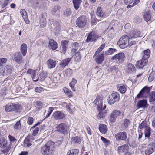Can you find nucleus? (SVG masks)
I'll return each instance as SVG.
<instances>
[{"mask_svg": "<svg viewBox=\"0 0 155 155\" xmlns=\"http://www.w3.org/2000/svg\"><path fill=\"white\" fill-rule=\"evenodd\" d=\"M155 150V143H152L147 145L144 151L145 154L146 155H150L154 152Z\"/></svg>", "mask_w": 155, "mask_h": 155, "instance_id": "obj_12", "label": "nucleus"}, {"mask_svg": "<svg viewBox=\"0 0 155 155\" xmlns=\"http://www.w3.org/2000/svg\"><path fill=\"white\" fill-rule=\"evenodd\" d=\"M155 78V73H151L148 78V80L150 81H152Z\"/></svg>", "mask_w": 155, "mask_h": 155, "instance_id": "obj_52", "label": "nucleus"}, {"mask_svg": "<svg viewBox=\"0 0 155 155\" xmlns=\"http://www.w3.org/2000/svg\"><path fill=\"white\" fill-rule=\"evenodd\" d=\"M56 131L61 134H65L69 130L68 126L65 123H62L59 124L56 127Z\"/></svg>", "mask_w": 155, "mask_h": 155, "instance_id": "obj_5", "label": "nucleus"}, {"mask_svg": "<svg viewBox=\"0 0 155 155\" xmlns=\"http://www.w3.org/2000/svg\"><path fill=\"white\" fill-rule=\"evenodd\" d=\"M79 46V43L75 42L73 44V47L74 49L75 50H77L78 48V47Z\"/></svg>", "mask_w": 155, "mask_h": 155, "instance_id": "obj_59", "label": "nucleus"}, {"mask_svg": "<svg viewBox=\"0 0 155 155\" xmlns=\"http://www.w3.org/2000/svg\"><path fill=\"white\" fill-rule=\"evenodd\" d=\"M12 69V66L10 65H7L5 67L3 71L1 72V73L3 76L8 75L11 73Z\"/></svg>", "mask_w": 155, "mask_h": 155, "instance_id": "obj_16", "label": "nucleus"}, {"mask_svg": "<svg viewBox=\"0 0 155 155\" xmlns=\"http://www.w3.org/2000/svg\"><path fill=\"white\" fill-rule=\"evenodd\" d=\"M140 35V32L137 30H135L130 31L127 36L130 40L136 38L137 37H139Z\"/></svg>", "mask_w": 155, "mask_h": 155, "instance_id": "obj_15", "label": "nucleus"}, {"mask_svg": "<svg viewBox=\"0 0 155 155\" xmlns=\"http://www.w3.org/2000/svg\"><path fill=\"white\" fill-rule=\"evenodd\" d=\"M149 101L150 102H153L155 101V91H153L149 94Z\"/></svg>", "mask_w": 155, "mask_h": 155, "instance_id": "obj_43", "label": "nucleus"}, {"mask_svg": "<svg viewBox=\"0 0 155 155\" xmlns=\"http://www.w3.org/2000/svg\"><path fill=\"white\" fill-rule=\"evenodd\" d=\"M108 37L111 38H113L114 36L115 33H114V28L112 27L109 30L108 32Z\"/></svg>", "mask_w": 155, "mask_h": 155, "instance_id": "obj_42", "label": "nucleus"}, {"mask_svg": "<svg viewBox=\"0 0 155 155\" xmlns=\"http://www.w3.org/2000/svg\"><path fill=\"white\" fill-rule=\"evenodd\" d=\"M82 2L81 0H73V3L75 9L78 10Z\"/></svg>", "mask_w": 155, "mask_h": 155, "instance_id": "obj_35", "label": "nucleus"}, {"mask_svg": "<svg viewBox=\"0 0 155 155\" xmlns=\"http://www.w3.org/2000/svg\"><path fill=\"white\" fill-rule=\"evenodd\" d=\"M27 49V46L26 44L25 43L22 44L21 46V51L23 56H25Z\"/></svg>", "mask_w": 155, "mask_h": 155, "instance_id": "obj_33", "label": "nucleus"}, {"mask_svg": "<svg viewBox=\"0 0 155 155\" xmlns=\"http://www.w3.org/2000/svg\"><path fill=\"white\" fill-rule=\"evenodd\" d=\"M63 91L65 94L68 96L71 97L72 96V93L71 91L67 88H64Z\"/></svg>", "mask_w": 155, "mask_h": 155, "instance_id": "obj_46", "label": "nucleus"}, {"mask_svg": "<svg viewBox=\"0 0 155 155\" xmlns=\"http://www.w3.org/2000/svg\"><path fill=\"white\" fill-rule=\"evenodd\" d=\"M71 142L72 143L74 144H78L81 143V139L80 137L76 136L72 137L71 139Z\"/></svg>", "mask_w": 155, "mask_h": 155, "instance_id": "obj_38", "label": "nucleus"}, {"mask_svg": "<svg viewBox=\"0 0 155 155\" xmlns=\"http://www.w3.org/2000/svg\"><path fill=\"white\" fill-rule=\"evenodd\" d=\"M130 124V121L128 119L124 120L122 121L120 125V129L122 130H125L128 127Z\"/></svg>", "mask_w": 155, "mask_h": 155, "instance_id": "obj_20", "label": "nucleus"}, {"mask_svg": "<svg viewBox=\"0 0 155 155\" xmlns=\"http://www.w3.org/2000/svg\"><path fill=\"white\" fill-rule=\"evenodd\" d=\"M64 104H66V107L67 108V109H68L69 111L71 112H72L73 111V109L74 108L70 104V103H68L67 104L66 103L64 102Z\"/></svg>", "mask_w": 155, "mask_h": 155, "instance_id": "obj_45", "label": "nucleus"}, {"mask_svg": "<svg viewBox=\"0 0 155 155\" xmlns=\"http://www.w3.org/2000/svg\"><path fill=\"white\" fill-rule=\"evenodd\" d=\"M65 73L66 75L68 77H70L72 73V70L68 68L65 71Z\"/></svg>", "mask_w": 155, "mask_h": 155, "instance_id": "obj_54", "label": "nucleus"}, {"mask_svg": "<svg viewBox=\"0 0 155 155\" xmlns=\"http://www.w3.org/2000/svg\"><path fill=\"white\" fill-rule=\"evenodd\" d=\"M54 143L52 141L48 142L42 147L41 152L43 155H52L53 153Z\"/></svg>", "mask_w": 155, "mask_h": 155, "instance_id": "obj_1", "label": "nucleus"}, {"mask_svg": "<svg viewBox=\"0 0 155 155\" xmlns=\"http://www.w3.org/2000/svg\"><path fill=\"white\" fill-rule=\"evenodd\" d=\"M127 71L129 73L134 72L136 71V68L134 65L131 63H129L127 66Z\"/></svg>", "mask_w": 155, "mask_h": 155, "instance_id": "obj_30", "label": "nucleus"}, {"mask_svg": "<svg viewBox=\"0 0 155 155\" xmlns=\"http://www.w3.org/2000/svg\"><path fill=\"white\" fill-rule=\"evenodd\" d=\"M147 62V60L142 58V59L138 61L136 67L138 68H142L146 65Z\"/></svg>", "mask_w": 155, "mask_h": 155, "instance_id": "obj_24", "label": "nucleus"}, {"mask_svg": "<svg viewBox=\"0 0 155 155\" xmlns=\"http://www.w3.org/2000/svg\"><path fill=\"white\" fill-rule=\"evenodd\" d=\"M98 36L97 34L94 32H90L88 35L85 41L86 42L96 41L98 38Z\"/></svg>", "mask_w": 155, "mask_h": 155, "instance_id": "obj_11", "label": "nucleus"}, {"mask_svg": "<svg viewBox=\"0 0 155 155\" xmlns=\"http://www.w3.org/2000/svg\"><path fill=\"white\" fill-rule=\"evenodd\" d=\"M119 90L121 93H124L125 92L127 89L125 86L122 85L119 87Z\"/></svg>", "mask_w": 155, "mask_h": 155, "instance_id": "obj_49", "label": "nucleus"}, {"mask_svg": "<svg viewBox=\"0 0 155 155\" xmlns=\"http://www.w3.org/2000/svg\"><path fill=\"white\" fill-rule=\"evenodd\" d=\"M43 107V104L42 102L39 101L37 102V108L39 109H41Z\"/></svg>", "mask_w": 155, "mask_h": 155, "instance_id": "obj_55", "label": "nucleus"}, {"mask_svg": "<svg viewBox=\"0 0 155 155\" xmlns=\"http://www.w3.org/2000/svg\"><path fill=\"white\" fill-rule=\"evenodd\" d=\"M59 9V7L57 6H55L52 8L51 12L53 15H56V12L58 11Z\"/></svg>", "mask_w": 155, "mask_h": 155, "instance_id": "obj_51", "label": "nucleus"}, {"mask_svg": "<svg viewBox=\"0 0 155 155\" xmlns=\"http://www.w3.org/2000/svg\"><path fill=\"white\" fill-rule=\"evenodd\" d=\"M127 133L125 132H121L117 133L115 137L117 140H125L127 137Z\"/></svg>", "mask_w": 155, "mask_h": 155, "instance_id": "obj_10", "label": "nucleus"}, {"mask_svg": "<svg viewBox=\"0 0 155 155\" xmlns=\"http://www.w3.org/2000/svg\"><path fill=\"white\" fill-rule=\"evenodd\" d=\"M129 39L127 35H123L117 42V44L120 48H125L129 46Z\"/></svg>", "mask_w": 155, "mask_h": 155, "instance_id": "obj_4", "label": "nucleus"}, {"mask_svg": "<svg viewBox=\"0 0 155 155\" xmlns=\"http://www.w3.org/2000/svg\"><path fill=\"white\" fill-rule=\"evenodd\" d=\"M32 2H33V5L35 7L38 6L39 4V2L37 0H32Z\"/></svg>", "mask_w": 155, "mask_h": 155, "instance_id": "obj_64", "label": "nucleus"}, {"mask_svg": "<svg viewBox=\"0 0 155 155\" xmlns=\"http://www.w3.org/2000/svg\"><path fill=\"white\" fill-rule=\"evenodd\" d=\"M101 139L106 145H109L110 144V142L109 140H107L106 139L103 137H101Z\"/></svg>", "mask_w": 155, "mask_h": 155, "instance_id": "obj_53", "label": "nucleus"}, {"mask_svg": "<svg viewBox=\"0 0 155 155\" xmlns=\"http://www.w3.org/2000/svg\"><path fill=\"white\" fill-rule=\"evenodd\" d=\"M143 18L145 21L147 22H150L151 19V15L150 11L146 12L144 13Z\"/></svg>", "mask_w": 155, "mask_h": 155, "instance_id": "obj_32", "label": "nucleus"}, {"mask_svg": "<svg viewBox=\"0 0 155 155\" xmlns=\"http://www.w3.org/2000/svg\"><path fill=\"white\" fill-rule=\"evenodd\" d=\"M125 55L124 53L121 52L113 56L112 58L113 60H115L119 63H122L125 59Z\"/></svg>", "mask_w": 155, "mask_h": 155, "instance_id": "obj_13", "label": "nucleus"}, {"mask_svg": "<svg viewBox=\"0 0 155 155\" xmlns=\"http://www.w3.org/2000/svg\"><path fill=\"white\" fill-rule=\"evenodd\" d=\"M63 15L64 17H68L71 15L72 11L70 8H66L62 12Z\"/></svg>", "mask_w": 155, "mask_h": 155, "instance_id": "obj_28", "label": "nucleus"}, {"mask_svg": "<svg viewBox=\"0 0 155 155\" xmlns=\"http://www.w3.org/2000/svg\"><path fill=\"white\" fill-rule=\"evenodd\" d=\"M75 84L71 82L69 83L70 86L71 87V88L72 91H75V90L74 89Z\"/></svg>", "mask_w": 155, "mask_h": 155, "instance_id": "obj_62", "label": "nucleus"}, {"mask_svg": "<svg viewBox=\"0 0 155 155\" xmlns=\"http://www.w3.org/2000/svg\"><path fill=\"white\" fill-rule=\"evenodd\" d=\"M33 121V118L30 117H29L28 120V123L29 125H31L32 124Z\"/></svg>", "mask_w": 155, "mask_h": 155, "instance_id": "obj_63", "label": "nucleus"}, {"mask_svg": "<svg viewBox=\"0 0 155 155\" xmlns=\"http://www.w3.org/2000/svg\"><path fill=\"white\" fill-rule=\"evenodd\" d=\"M22 59V56L20 52L16 53L14 56V60L17 63L21 62Z\"/></svg>", "mask_w": 155, "mask_h": 155, "instance_id": "obj_31", "label": "nucleus"}, {"mask_svg": "<svg viewBox=\"0 0 155 155\" xmlns=\"http://www.w3.org/2000/svg\"><path fill=\"white\" fill-rule=\"evenodd\" d=\"M71 58H67L64 59L60 63V68L61 70L63 69L65 67L68 65V64Z\"/></svg>", "mask_w": 155, "mask_h": 155, "instance_id": "obj_21", "label": "nucleus"}, {"mask_svg": "<svg viewBox=\"0 0 155 155\" xmlns=\"http://www.w3.org/2000/svg\"><path fill=\"white\" fill-rule=\"evenodd\" d=\"M102 99L101 97L99 95H97L93 102L94 104L97 105V108L99 112L97 117L99 119L103 118L105 115V113H104L102 111Z\"/></svg>", "mask_w": 155, "mask_h": 155, "instance_id": "obj_2", "label": "nucleus"}, {"mask_svg": "<svg viewBox=\"0 0 155 155\" xmlns=\"http://www.w3.org/2000/svg\"><path fill=\"white\" fill-rule=\"evenodd\" d=\"M150 50L147 49V50H144L143 52L142 53V55L143 56V58L147 60L150 57Z\"/></svg>", "mask_w": 155, "mask_h": 155, "instance_id": "obj_36", "label": "nucleus"}, {"mask_svg": "<svg viewBox=\"0 0 155 155\" xmlns=\"http://www.w3.org/2000/svg\"><path fill=\"white\" fill-rule=\"evenodd\" d=\"M148 126L147 125V124L145 122L143 121L142 122L139 124V128L140 129H145L146 128V127H147Z\"/></svg>", "mask_w": 155, "mask_h": 155, "instance_id": "obj_48", "label": "nucleus"}, {"mask_svg": "<svg viewBox=\"0 0 155 155\" xmlns=\"http://www.w3.org/2000/svg\"><path fill=\"white\" fill-rule=\"evenodd\" d=\"M104 56L103 54H100L97 55L96 57V62L99 64H101L103 61Z\"/></svg>", "mask_w": 155, "mask_h": 155, "instance_id": "obj_37", "label": "nucleus"}, {"mask_svg": "<svg viewBox=\"0 0 155 155\" xmlns=\"http://www.w3.org/2000/svg\"><path fill=\"white\" fill-rule=\"evenodd\" d=\"M5 110L7 112L13 111L18 112L19 111V107L18 104H15L12 103L8 104L5 107Z\"/></svg>", "mask_w": 155, "mask_h": 155, "instance_id": "obj_7", "label": "nucleus"}, {"mask_svg": "<svg viewBox=\"0 0 155 155\" xmlns=\"http://www.w3.org/2000/svg\"><path fill=\"white\" fill-rule=\"evenodd\" d=\"M145 137H149L151 134V130L150 127H147L144 129Z\"/></svg>", "mask_w": 155, "mask_h": 155, "instance_id": "obj_40", "label": "nucleus"}, {"mask_svg": "<svg viewBox=\"0 0 155 155\" xmlns=\"http://www.w3.org/2000/svg\"><path fill=\"white\" fill-rule=\"evenodd\" d=\"M48 46L53 50H56L58 47L57 42L53 39H50L49 42Z\"/></svg>", "mask_w": 155, "mask_h": 155, "instance_id": "obj_19", "label": "nucleus"}, {"mask_svg": "<svg viewBox=\"0 0 155 155\" xmlns=\"http://www.w3.org/2000/svg\"><path fill=\"white\" fill-rule=\"evenodd\" d=\"M53 117L56 120L62 119L65 117V114L60 111H55L52 115Z\"/></svg>", "mask_w": 155, "mask_h": 155, "instance_id": "obj_14", "label": "nucleus"}, {"mask_svg": "<svg viewBox=\"0 0 155 155\" xmlns=\"http://www.w3.org/2000/svg\"><path fill=\"white\" fill-rule=\"evenodd\" d=\"M152 87L145 86L140 91L137 96V98H143L147 97L149 95Z\"/></svg>", "mask_w": 155, "mask_h": 155, "instance_id": "obj_3", "label": "nucleus"}, {"mask_svg": "<svg viewBox=\"0 0 155 155\" xmlns=\"http://www.w3.org/2000/svg\"><path fill=\"white\" fill-rule=\"evenodd\" d=\"M99 129L100 132L104 134H105L107 131V126L103 124H101L99 125Z\"/></svg>", "mask_w": 155, "mask_h": 155, "instance_id": "obj_29", "label": "nucleus"}, {"mask_svg": "<svg viewBox=\"0 0 155 155\" xmlns=\"http://www.w3.org/2000/svg\"><path fill=\"white\" fill-rule=\"evenodd\" d=\"M147 105L146 100H140L137 103V107L138 108H145Z\"/></svg>", "mask_w": 155, "mask_h": 155, "instance_id": "obj_27", "label": "nucleus"}, {"mask_svg": "<svg viewBox=\"0 0 155 155\" xmlns=\"http://www.w3.org/2000/svg\"><path fill=\"white\" fill-rule=\"evenodd\" d=\"M129 147L126 144H124L118 147L117 150L118 152L121 153L126 152L128 151Z\"/></svg>", "mask_w": 155, "mask_h": 155, "instance_id": "obj_26", "label": "nucleus"}, {"mask_svg": "<svg viewBox=\"0 0 155 155\" xmlns=\"http://www.w3.org/2000/svg\"><path fill=\"white\" fill-rule=\"evenodd\" d=\"M34 138L32 135H28L25 138L24 140V143L25 145L28 147H30L31 145V143L34 140Z\"/></svg>", "mask_w": 155, "mask_h": 155, "instance_id": "obj_17", "label": "nucleus"}, {"mask_svg": "<svg viewBox=\"0 0 155 155\" xmlns=\"http://www.w3.org/2000/svg\"><path fill=\"white\" fill-rule=\"evenodd\" d=\"M39 130V129L38 127H36L33 130L32 135L35 136L36 134L38 133Z\"/></svg>", "mask_w": 155, "mask_h": 155, "instance_id": "obj_58", "label": "nucleus"}, {"mask_svg": "<svg viewBox=\"0 0 155 155\" xmlns=\"http://www.w3.org/2000/svg\"><path fill=\"white\" fill-rule=\"evenodd\" d=\"M21 125L20 121V120L18 121L16 123V124L14 125V128L16 130L19 129L21 128Z\"/></svg>", "mask_w": 155, "mask_h": 155, "instance_id": "obj_50", "label": "nucleus"}, {"mask_svg": "<svg viewBox=\"0 0 155 155\" xmlns=\"http://www.w3.org/2000/svg\"><path fill=\"white\" fill-rule=\"evenodd\" d=\"M20 13L26 23L27 24H29L30 21L28 18L27 14L25 9H21Z\"/></svg>", "mask_w": 155, "mask_h": 155, "instance_id": "obj_25", "label": "nucleus"}, {"mask_svg": "<svg viewBox=\"0 0 155 155\" xmlns=\"http://www.w3.org/2000/svg\"><path fill=\"white\" fill-rule=\"evenodd\" d=\"M87 19L84 16H81L78 17L76 20V25L78 27L82 28L84 27L87 23Z\"/></svg>", "mask_w": 155, "mask_h": 155, "instance_id": "obj_6", "label": "nucleus"}, {"mask_svg": "<svg viewBox=\"0 0 155 155\" xmlns=\"http://www.w3.org/2000/svg\"><path fill=\"white\" fill-rule=\"evenodd\" d=\"M35 90L36 92L41 93L44 91V89L40 87H36L35 88Z\"/></svg>", "mask_w": 155, "mask_h": 155, "instance_id": "obj_56", "label": "nucleus"}, {"mask_svg": "<svg viewBox=\"0 0 155 155\" xmlns=\"http://www.w3.org/2000/svg\"><path fill=\"white\" fill-rule=\"evenodd\" d=\"M53 108L52 107H50L49 108V110L48 113L47 115L46 116V117L47 118L48 117L53 111Z\"/></svg>", "mask_w": 155, "mask_h": 155, "instance_id": "obj_57", "label": "nucleus"}, {"mask_svg": "<svg viewBox=\"0 0 155 155\" xmlns=\"http://www.w3.org/2000/svg\"><path fill=\"white\" fill-rule=\"evenodd\" d=\"M7 145V142L6 140L3 138L0 139V147L2 148H5Z\"/></svg>", "mask_w": 155, "mask_h": 155, "instance_id": "obj_39", "label": "nucleus"}, {"mask_svg": "<svg viewBox=\"0 0 155 155\" xmlns=\"http://www.w3.org/2000/svg\"><path fill=\"white\" fill-rule=\"evenodd\" d=\"M120 97V95L117 92L114 93L110 94L109 96V104L111 105L114 104L116 102L118 101Z\"/></svg>", "mask_w": 155, "mask_h": 155, "instance_id": "obj_8", "label": "nucleus"}, {"mask_svg": "<svg viewBox=\"0 0 155 155\" xmlns=\"http://www.w3.org/2000/svg\"><path fill=\"white\" fill-rule=\"evenodd\" d=\"M68 42V41L67 40H64L61 41V43L62 49V50L61 51V52L63 53H65Z\"/></svg>", "mask_w": 155, "mask_h": 155, "instance_id": "obj_22", "label": "nucleus"}, {"mask_svg": "<svg viewBox=\"0 0 155 155\" xmlns=\"http://www.w3.org/2000/svg\"><path fill=\"white\" fill-rule=\"evenodd\" d=\"M121 114V112L119 110H115L110 114L109 121L111 123L114 122L117 118L120 116Z\"/></svg>", "mask_w": 155, "mask_h": 155, "instance_id": "obj_9", "label": "nucleus"}, {"mask_svg": "<svg viewBox=\"0 0 155 155\" xmlns=\"http://www.w3.org/2000/svg\"><path fill=\"white\" fill-rule=\"evenodd\" d=\"M116 51V49L110 48L108 50L105 51V54L106 55H111Z\"/></svg>", "mask_w": 155, "mask_h": 155, "instance_id": "obj_47", "label": "nucleus"}, {"mask_svg": "<svg viewBox=\"0 0 155 155\" xmlns=\"http://www.w3.org/2000/svg\"><path fill=\"white\" fill-rule=\"evenodd\" d=\"M47 66L50 69H52L54 68L56 65V62L53 59H50L47 61Z\"/></svg>", "mask_w": 155, "mask_h": 155, "instance_id": "obj_23", "label": "nucleus"}, {"mask_svg": "<svg viewBox=\"0 0 155 155\" xmlns=\"http://www.w3.org/2000/svg\"><path fill=\"white\" fill-rule=\"evenodd\" d=\"M46 14L45 13H42L41 15L40 22L41 26L42 27H44L46 25L47 21L46 19Z\"/></svg>", "mask_w": 155, "mask_h": 155, "instance_id": "obj_18", "label": "nucleus"}, {"mask_svg": "<svg viewBox=\"0 0 155 155\" xmlns=\"http://www.w3.org/2000/svg\"><path fill=\"white\" fill-rule=\"evenodd\" d=\"M96 14L98 16L101 18H104L105 16L104 12L102 11L101 8L100 7L97 8L96 11Z\"/></svg>", "mask_w": 155, "mask_h": 155, "instance_id": "obj_34", "label": "nucleus"}, {"mask_svg": "<svg viewBox=\"0 0 155 155\" xmlns=\"http://www.w3.org/2000/svg\"><path fill=\"white\" fill-rule=\"evenodd\" d=\"M27 73L30 74L32 78L36 77L37 76L36 72L35 70L31 69H29L27 72Z\"/></svg>", "mask_w": 155, "mask_h": 155, "instance_id": "obj_44", "label": "nucleus"}, {"mask_svg": "<svg viewBox=\"0 0 155 155\" xmlns=\"http://www.w3.org/2000/svg\"><path fill=\"white\" fill-rule=\"evenodd\" d=\"M10 0H5L3 4L2 5V8H4L8 4Z\"/></svg>", "mask_w": 155, "mask_h": 155, "instance_id": "obj_61", "label": "nucleus"}, {"mask_svg": "<svg viewBox=\"0 0 155 155\" xmlns=\"http://www.w3.org/2000/svg\"><path fill=\"white\" fill-rule=\"evenodd\" d=\"M8 137L11 142H14L16 141V139L13 136H12L10 135H8Z\"/></svg>", "mask_w": 155, "mask_h": 155, "instance_id": "obj_60", "label": "nucleus"}, {"mask_svg": "<svg viewBox=\"0 0 155 155\" xmlns=\"http://www.w3.org/2000/svg\"><path fill=\"white\" fill-rule=\"evenodd\" d=\"M79 151L78 149L72 150L68 152L67 155H78Z\"/></svg>", "mask_w": 155, "mask_h": 155, "instance_id": "obj_41", "label": "nucleus"}]
</instances>
